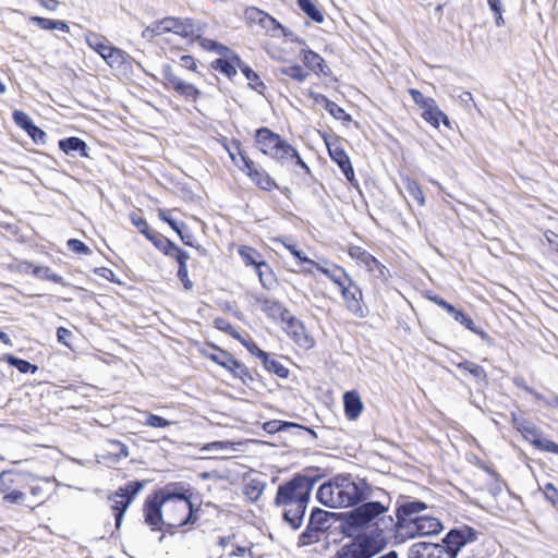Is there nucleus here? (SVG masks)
Listing matches in <instances>:
<instances>
[{
	"label": "nucleus",
	"mask_w": 558,
	"mask_h": 558,
	"mask_svg": "<svg viewBox=\"0 0 558 558\" xmlns=\"http://www.w3.org/2000/svg\"><path fill=\"white\" fill-rule=\"evenodd\" d=\"M344 413L349 420H355L363 411V402L356 391H347L343 396Z\"/></svg>",
	"instance_id": "22"
},
{
	"label": "nucleus",
	"mask_w": 558,
	"mask_h": 558,
	"mask_svg": "<svg viewBox=\"0 0 558 558\" xmlns=\"http://www.w3.org/2000/svg\"><path fill=\"white\" fill-rule=\"evenodd\" d=\"M66 244L72 252L77 254L87 255L90 253L89 247L77 239H70Z\"/></svg>",
	"instance_id": "61"
},
{
	"label": "nucleus",
	"mask_w": 558,
	"mask_h": 558,
	"mask_svg": "<svg viewBox=\"0 0 558 558\" xmlns=\"http://www.w3.org/2000/svg\"><path fill=\"white\" fill-rule=\"evenodd\" d=\"M511 421L513 427L521 433L524 439L533 445L541 434L539 429L526 421L523 416H518L515 413H512Z\"/></svg>",
	"instance_id": "21"
},
{
	"label": "nucleus",
	"mask_w": 558,
	"mask_h": 558,
	"mask_svg": "<svg viewBox=\"0 0 558 558\" xmlns=\"http://www.w3.org/2000/svg\"><path fill=\"white\" fill-rule=\"evenodd\" d=\"M216 352L215 353H206L205 355L214 361L216 364L222 366L223 368H228L233 359V355L228 351L217 348L216 345L211 347Z\"/></svg>",
	"instance_id": "42"
},
{
	"label": "nucleus",
	"mask_w": 558,
	"mask_h": 558,
	"mask_svg": "<svg viewBox=\"0 0 558 558\" xmlns=\"http://www.w3.org/2000/svg\"><path fill=\"white\" fill-rule=\"evenodd\" d=\"M457 367L470 374L476 380L478 386L484 387L487 385V374L481 365L465 360L458 363Z\"/></svg>",
	"instance_id": "30"
},
{
	"label": "nucleus",
	"mask_w": 558,
	"mask_h": 558,
	"mask_svg": "<svg viewBox=\"0 0 558 558\" xmlns=\"http://www.w3.org/2000/svg\"><path fill=\"white\" fill-rule=\"evenodd\" d=\"M417 523L420 537L437 535L444 529L442 523L437 518L434 517H417Z\"/></svg>",
	"instance_id": "27"
},
{
	"label": "nucleus",
	"mask_w": 558,
	"mask_h": 558,
	"mask_svg": "<svg viewBox=\"0 0 558 558\" xmlns=\"http://www.w3.org/2000/svg\"><path fill=\"white\" fill-rule=\"evenodd\" d=\"M315 483L313 477L296 474L277 489L275 506L281 508L283 521L294 531L302 526Z\"/></svg>",
	"instance_id": "1"
},
{
	"label": "nucleus",
	"mask_w": 558,
	"mask_h": 558,
	"mask_svg": "<svg viewBox=\"0 0 558 558\" xmlns=\"http://www.w3.org/2000/svg\"><path fill=\"white\" fill-rule=\"evenodd\" d=\"M235 535L221 536L218 538V545L227 553L219 558H253L252 551L245 546L238 545Z\"/></svg>",
	"instance_id": "16"
},
{
	"label": "nucleus",
	"mask_w": 558,
	"mask_h": 558,
	"mask_svg": "<svg viewBox=\"0 0 558 558\" xmlns=\"http://www.w3.org/2000/svg\"><path fill=\"white\" fill-rule=\"evenodd\" d=\"M357 259L365 265L367 270L372 272L374 277L380 279L383 282L388 281V278L390 277L389 269L372 254L364 251L360 253Z\"/></svg>",
	"instance_id": "19"
},
{
	"label": "nucleus",
	"mask_w": 558,
	"mask_h": 558,
	"mask_svg": "<svg viewBox=\"0 0 558 558\" xmlns=\"http://www.w3.org/2000/svg\"><path fill=\"white\" fill-rule=\"evenodd\" d=\"M165 490L163 488L155 492L148 496L144 504V518L145 523L148 524L151 530H162L165 526Z\"/></svg>",
	"instance_id": "10"
},
{
	"label": "nucleus",
	"mask_w": 558,
	"mask_h": 558,
	"mask_svg": "<svg viewBox=\"0 0 558 558\" xmlns=\"http://www.w3.org/2000/svg\"><path fill=\"white\" fill-rule=\"evenodd\" d=\"M260 26L270 35V36H279V33L284 34L283 26L272 16L266 13Z\"/></svg>",
	"instance_id": "46"
},
{
	"label": "nucleus",
	"mask_w": 558,
	"mask_h": 558,
	"mask_svg": "<svg viewBox=\"0 0 558 558\" xmlns=\"http://www.w3.org/2000/svg\"><path fill=\"white\" fill-rule=\"evenodd\" d=\"M165 526L167 532L196 521L193 504L181 483L168 484L165 488Z\"/></svg>",
	"instance_id": "4"
},
{
	"label": "nucleus",
	"mask_w": 558,
	"mask_h": 558,
	"mask_svg": "<svg viewBox=\"0 0 558 558\" xmlns=\"http://www.w3.org/2000/svg\"><path fill=\"white\" fill-rule=\"evenodd\" d=\"M22 473L15 470H5L0 473V494L4 504L23 505L26 495L22 492Z\"/></svg>",
	"instance_id": "8"
},
{
	"label": "nucleus",
	"mask_w": 558,
	"mask_h": 558,
	"mask_svg": "<svg viewBox=\"0 0 558 558\" xmlns=\"http://www.w3.org/2000/svg\"><path fill=\"white\" fill-rule=\"evenodd\" d=\"M333 515L335 513L332 512L323 510L320 508H314L310 514L308 523L324 533L329 529V520Z\"/></svg>",
	"instance_id": "31"
},
{
	"label": "nucleus",
	"mask_w": 558,
	"mask_h": 558,
	"mask_svg": "<svg viewBox=\"0 0 558 558\" xmlns=\"http://www.w3.org/2000/svg\"><path fill=\"white\" fill-rule=\"evenodd\" d=\"M330 158L339 166L348 181L353 183L354 170L347 153L337 142H326Z\"/></svg>",
	"instance_id": "15"
},
{
	"label": "nucleus",
	"mask_w": 558,
	"mask_h": 558,
	"mask_svg": "<svg viewBox=\"0 0 558 558\" xmlns=\"http://www.w3.org/2000/svg\"><path fill=\"white\" fill-rule=\"evenodd\" d=\"M145 417L144 424L154 428H166L172 424L171 421L148 412H145Z\"/></svg>",
	"instance_id": "51"
},
{
	"label": "nucleus",
	"mask_w": 558,
	"mask_h": 558,
	"mask_svg": "<svg viewBox=\"0 0 558 558\" xmlns=\"http://www.w3.org/2000/svg\"><path fill=\"white\" fill-rule=\"evenodd\" d=\"M368 484L352 475H337L320 485L317 500L329 508H347L365 501L368 497Z\"/></svg>",
	"instance_id": "2"
},
{
	"label": "nucleus",
	"mask_w": 558,
	"mask_h": 558,
	"mask_svg": "<svg viewBox=\"0 0 558 558\" xmlns=\"http://www.w3.org/2000/svg\"><path fill=\"white\" fill-rule=\"evenodd\" d=\"M389 509V505L383 501L363 502L356 508L343 514V521L349 530L357 531L365 529L381 518Z\"/></svg>",
	"instance_id": "7"
},
{
	"label": "nucleus",
	"mask_w": 558,
	"mask_h": 558,
	"mask_svg": "<svg viewBox=\"0 0 558 558\" xmlns=\"http://www.w3.org/2000/svg\"><path fill=\"white\" fill-rule=\"evenodd\" d=\"M422 117L434 128H438L440 122L446 126L450 125L447 114L439 109L435 100L429 105L427 104V107L423 109Z\"/></svg>",
	"instance_id": "25"
},
{
	"label": "nucleus",
	"mask_w": 558,
	"mask_h": 558,
	"mask_svg": "<svg viewBox=\"0 0 558 558\" xmlns=\"http://www.w3.org/2000/svg\"><path fill=\"white\" fill-rule=\"evenodd\" d=\"M254 300L269 318L274 320L280 319L286 322L288 327L302 329V323L290 315L289 311L279 301L263 294L254 295Z\"/></svg>",
	"instance_id": "9"
},
{
	"label": "nucleus",
	"mask_w": 558,
	"mask_h": 558,
	"mask_svg": "<svg viewBox=\"0 0 558 558\" xmlns=\"http://www.w3.org/2000/svg\"><path fill=\"white\" fill-rule=\"evenodd\" d=\"M236 154L240 155L243 163L244 170L246 174L251 178V180L262 190L271 191L277 187L274 179L260 167L257 166L253 160H251L247 156L243 154L240 148L239 143H234Z\"/></svg>",
	"instance_id": "12"
},
{
	"label": "nucleus",
	"mask_w": 558,
	"mask_h": 558,
	"mask_svg": "<svg viewBox=\"0 0 558 558\" xmlns=\"http://www.w3.org/2000/svg\"><path fill=\"white\" fill-rule=\"evenodd\" d=\"M227 369L230 371L235 377L242 379L243 383H245L246 378L252 379L248 368L234 357L232 359L230 366Z\"/></svg>",
	"instance_id": "49"
},
{
	"label": "nucleus",
	"mask_w": 558,
	"mask_h": 558,
	"mask_svg": "<svg viewBox=\"0 0 558 558\" xmlns=\"http://www.w3.org/2000/svg\"><path fill=\"white\" fill-rule=\"evenodd\" d=\"M276 241L280 242L283 244V246L290 251V253L300 260V263H303V264H307V265H316V262H314L313 259L306 257L305 255H303V253L296 248V245L294 244H290L288 243L287 241L284 240H281V239H277Z\"/></svg>",
	"instance_id": "52"
},
{
	"label": "nucleus",
	"mask_w": 558,
	"mask_h": 558,
	"mask_svg": "<svg viewBox=\"0 0 558 558\" xmlns=\"http://www.w3.org/2000/svg\"><path fill=\"white\" fill-rule=\"evenodd\" d=\"M264 429L268 433H277V432L289 430V429H299L302 432H306L313 438H317L316 432L310 427L302 426L298 423L279 421V420H272V421L266 422L264 424Z\"/></svg>",
	"instance_id": "23"
},
{
	"label": "nucleus",
	"mask_w": 558,
	"mask_h": 558,
	"mask_svg": "<svg viewBox=\"0 0 558 558\" xmlns=\"http://www.w3.org/2000/svg\"><path fill=\"white\" fill-rule=\"evenodd\" d=\"M453 318H454V320H457L460 324H462L463 326H465V328H468L472 332L478 335L483 340H486V341L490 340L488 333L485 332L483 329L477 328L475 326L474 322L469 316H466L463 312L459 311L458 313H456V316Z\"/></svg>",
	"instance_id": "40"
},
{
	"label": "nucleus",
	"mask_w": 558,
	"mask_h": 558,
	"mask_svg": "<svg viewBox=\"0 0 558 558\" xmlns=\"http://www.w3.org/2000/svg\"><path fill=\"white\" fill-rule=\"evenodd\" d=\"M299 8L314 22L322 23L324 15L312 0H298Z\"/></svg>",
	"instance_id": "38"
},
{
	"label": "nucleus",
	"mask_w": 558,
	"mask_h": 558,
	"mask_svg": "<svg viewBox=\"0 0 558 558\" xmlns=\"http://www.w3.org/2000/svg\"><path fill=\"white\" fill-rule=\"evenodd\" d=\"M107 444L112 448L111 453L117 458H128L129 457V448L125 444L116 439H108Z\"/></svg>",
	"instance_id": "56"
},
{
	"label": "nucleus",
	"mask_w": 558,
	"mask_h": 558,
	"mask_svg": "<svg viewBox=\"0 0 558 558\" xmlns=\"http://www.w3.org/2000/svg\"><path fill=\"white\" fill-rule=\"evenodd\" d=\"M165 25H167V32L187 37L193 34V24L190 20H180L177 17H165Z\"/></svg>",
	"instance_id": "29"
},
{
	"label": "nucleus",
	"mask_w": 558,
	"mask_h": 558,
	"mask_svg": "<svg viewBox=\"0 0 558 558\" xmlns=\"http://www.w3.org/2000/svg\"><path fill=\"white\" fill-rule=\"evenodd\" d=\"M545 498L553 505L558 504V489L551 483H547L544 487Z\"/></svg>",
	"instance_id": "64"
},
{
	"label": "nucleus",
	"mask_w": 558,
	"mask_h": 558,
	"mask_svg": "<svg viewBox=\"0 0 558 558\" xmlns=\"http://www.w3.org/2000/svg\"><path fill=\"white\" fill-rule=\"evenodd\" d=\"M31 495L36 502V506L44 504L47 498L44 487L39 484L31 486Z\"/></svg>",
	"instance_id": "63"
},
{
	"label": "nucleus",
	"mask_w": 558,
	"mask_h": 558,
	"mask_svg": "<svg viewBox=\"0 0 558 558\" xmlns=\"http://www.w3.org/2000/svg\"><path fill=\"white\" fill-rule=\"evenodd\" d=\"M533 446L537 449L558 454V444L550 439L543 438L541 434L534 441Z\"/></svg>",
	"instance_id": "53"
},
{
	"label": "nucleus",
	"mask_w": 558,
	"mask_h": 558,
	"mask_svg": "<svg viewBox=\"0 0 558 558\" xmlns=\"http://www.w3.org/2000/svg\"><path fill=\"white\" fill-rule=\"evenodd\" d=\"M143 486L142 482L133 481L128 483L124 487L119 488L116 493V497H119L120 499L114 500L112 509L114 511L116 526L118 529L122 523L124 512Z\"/></svg>",
	"instance_id": "14"
},
{
	"label": "nucleus",
	"mask_w": 558,
	"mask_h": 558,
	"mask_svg": "<svg viewBox=\"0 0 558 558\" xmlns=\"http://www.w3.org/2000/svg\"><path fill=\"white\" fill-rule=\"evenodd\" d=\"M481 532L462 525L450 530L442 539L444 545L418 542L409 549V558H457L460 549L478 539Z\"/></svg>",
	"instance_id": "3"
},
{
	"label": "nucleus",
	"mask_w": 558,
	"mask_h": 558,
	"mask_svg": "<svg viewBox=\"0 0 558 558\" xmlns=\"http://www.w3.org/2000/svg\"><path fill=\"white\" fill-rule=\"evenodd\" d=\"M177 233L185 245L196 247L202 254L206 253L204 247L195 245V238L193 233L186 228L185 223H181V228L178 230Z\"/></svg>",
	"instance_id": "50"
},
{
	"label": "nucleus",
	"mask_w": 558,
	"mask_h": 558,
	"mask_svg": "<svg viewBox=\"0 0 558 558\" xmlns=\"http://www.w3.org/2000/svg\"><path fill=\"white\" fill-rule=\"evenodd\" d=\"M333 558H372L365 550V546L361 545L355 538L350 543L341 546Z\"/></svg>",
	"instance_id": "26"
},
{
	"label": "nucleus",
	"mask_w": 558,
	"mask_h": 558,
	"mask_svg": "<svg viewBox=\"0 0 558 558\" xmlns=\"http://www.w3.org/2000/svg\"><path fill=\"white\" fill-rule=\"evenodd\" d=\"M102 59L110 68L124 70L134 61L129 53L117 47H112Z\"/></svg>",
	"instance_id": "20"
},
{
	"label": "nucleus",
	"mask_w": 558,
	"mask_h": 558,
	"mask_svg": "<svg viewBox=\"0 0 558 558\" xmlns=\"http://www.w3.org/2000/svg\"><path fill=\"white\" fill-rule=\"evenodd\" d=\"M13 120L20 128H22L26 132H28L31 128L34 125L29 116L21 110H15L13 112Z\"/></svg>",
	"instance_id": "55"
},
{
	"label": "nucleus",
	"mask_w": 558,
	"mask_h": 558,
	"mask_svg": "<svg viewBox=\"0 0 558 558\" xmlns=\"http://www.w3.org/2000/svg\"><path fill=\"white\" fill-rule=\"evenodd\" d=\"M513 383H514L515 387H518V388L524 390L525 392L534 396L538 401L543 402L545 400V396H543L542 393H538L532 387L527 386L525 380L522 377H515L513 379Z\"/></svg>",
	"instance_id": "60"
},
{
	"label": "nucleus",
	"mask_w": 558,
	"mask_h": 558,
	"mask_svg": "<svg viewBox=\"0 0 558 558\" xmlns=\"http://www.w3.org/2000/svg\"><path fill=\"white\" fill-rule=\"evenodd\" d=\"M324 274L327 278H329L335 284L343 286V282L348 280L349 275L345 270L338 265H330L329 267H324L320 264L316 263V265H311Z\"/></svg>",
	"instance_id": "28"
},
{
	"label": "nucleus",
	"mask_w": 558,
	"mask_h": 558,
	"mask_svg": "<svg viewBox=\"0 0 558 558\" xmlns=\"http://www.w3.org/2000/svg\"><path fill=\"white\" fill-rule=\"evenodd\" d=\"M404 183H405V189H407V192L409 193V195L414 201H416V203L420 206H424L425 205V196H424V193H423L420 184L415 180H412L410 178H407Z\"/></svg>",
	"instance_id": "43"
},
{
	"label": "nucleus",
	"mask_w": 558,
	"mask_h": 558,
	"mask_svg": "<svg viewBox=\"0 0 558 558\" xmlns=\"http://www.w3.org/2000/svg\"><path fill=\"white\" fill-rule=\"evenodd\" d=\"M347 310L359 318H364L367 310L362 305L363 293L359 286L348 277L343 286H339Z\"/></svg>",
	"instance_id": "11"
},
{
	"label": "nucleus",
	"mask_w": 558,
	"mask_h": 558,
	"mask_svg": "<svg viewBox=\"0 0 558 558\" xmlns=\"http://www.w3.org/2000/svg\"><path fill=\"white\" fill-rule=\"evenodd\" d=\"M322 534V531L315 529L311 523H307L305 531L299 536L298 544L300 546H306L316 543L320 539Z\"/></svg>",
	"instance_id": "41"
},
{
	"label": "nucleus",
	"mask_w": 558,
	"mask_h": 558,
	"mask_svg": "<svg viewBox=\"0 0 558 558\" xmlns=\"http://www.w3.org/2000/svg\"><path fill=\"white\" fill-rule=\"evenodd\" d=\"M413 101L420 106V108L423 110L425 107H427V104H432L434 101L430 97H425L420 90L411 88L409 90Z\"/></svg>",
	"instance_id": "59"
},
{
	"label": "nucleus",
	"mask_w": 558,
	"mask_h": 558,
	"mask_svg": "<svg viewBox=\"0 0 558 558\" xmlns=\"http://www.w3.org/2000/svg\"><path fill=\"white\" fill-rule=\"evenodd\" d=\"M255 142L264 155L276 159L280 163H284L289 161V157L295 156V149L280 135L267 128H260L256 131Z\"/></svg>",
	"instance_id": "6"
},
{
	"label": "nucleus",
	"mask_w": 558,
	"mask_h": 558,
	"mask_svg": "<svg viewBox=\"0 0 558 558\" xmlns=\"http://www.w3.org/2000/svg\"><path fill=\"white\" fill-rule=\"evenodd\" d=\"M266 13L257 8H248L245 11V16L251 23L262 24Z\"/></svg>",
	"instance_id": "62"
},
{
	"label": "nucleus",
	"mask_w": 558,
	"mask_h": 558,
	"mask_svg": "<svg viewBox=\"0 0 558 558\" xmlns=\"http://www.w3.org/2000/svg\"><path fill=\"white\" fill-rule=\"evenodd\" d=\"M417 517L411 520H395V537L398 542L403 543L408 539L420 537Z\"/></svg>",
	"instance_id": "18"
},
{
	"label": "nucleus",
	"mask_w": 558,
	"mask_h": 558,
	"mask_svg": "<svg viewBox=\"0 0 558 558\" xmlns=\"http://www.w3.org/2000/svg\"><path fill=\"white\" fill-rule=\"evenodd\" d=\"M59 148L66 155H74L77 153L81 157H88L87 144L76 136L60 140Z\"/></svg>",
	"instance_id": "24"
},
{
	"label": "nucleus",
	"mask_w": 558,
	"mask_h": 558,
	"mask_svg": "<svg viewBox=\"0 0 558 558\" xmlns=\"http://www.w3.org/2000/svg\"><path fill=\"white\" fill-rule=\"evenodd\" d=\"M239 254L246 265H251L256 268L262 263V260L257 259L259 257L258 252L250 246L240 247Z\"/></svg>",
	"instance_id": "48"
},
{
	"label": "nucleus",
	"mask_w": 558,
	"mask_h": 558,
	"mask_svg": "<svg viewBox=\"0 0 558 558\" xmlns=\"http://www.w3.org/2000/svg\"><path fill=\"white\" fill-rule=\"evenodd\" d=\"M107 39L96 33L86 34L87 45L104 58L107 52L113 47L106 44Z\"/></svg>",
	"instance_id": "36"
},
{
	"label": "nucleus",
	"mask_w": 558,
	"mask_h": 558,
	"mask_svg": "<svg viewBox=\"0 0 558 558\" xmlns=\"http://www.w3.org/2000/svg\"><path fill=\"white\" fill-rule=\"evenodd\" d=\"M235 66L236 65H235L233 60H232V63L227 61V60H225V59H217L216 61L213 62V68L216 71H219L220 73L225 74L229 78H231L234 75H236Z\"/></svg>",
	"instance_id": "47"
},
{
	"label": "nucleus",
	"mask_w": 558,
	"mask_h": 558,
	"mask_svg": "<svg viewBox=\"0 0 558 558\" xmlns=\"http://www.w3.org/2000/svg\"><path fill=\"white\" fill-rule=\"evenodd\" d=\"M33 275L43 280H50L56 283L64 284V279L52 272V270L47 266H37L33 268Z\"/></svg>",
	"instance_id": "44"
},
{
	"label": "nucleus",
	"mask_w": 558,
	"mask_h": 558,
	"mask_svg": "<svg viewBox=\"0 0 558 558\" xmlns=\"http://www.w3.org/2000/svg\"><path fill=\"white\" fill-rule=\"evenodd\" d=\"M4 360L8 362V364L10 366L15 367L16 369H19L23 374H26V373L34 374L37 371V366L36 365L29 363L26 360L16 357V356H14L12 354H5L4 355Z\"/></svg>",
	"instance_id": "39"
},
{
	"label": "nucleus",
	"mask_w": 558,
	"mask_h": 558,
	"mask_svg": "<svg viewBox=\"0 0 558 558\" xmlns=\"http://www.w3.org/2000/svg\"><path fill=\"white\" fill-rule=\"evenodd\" d=\"M156 248L162 252L167 256L173 255V250L175 248V244L163 236L161 233L154 231L148 238Z\"/></svg>",
	"instance_id": "35"
},
{
	"label": "nucleus",
	"mask_w": 558,
	"mask_h": 558,
	"mask_svg": "<svg viewBox=\"0 0 558 558\" xmlns=\"http://www.w3.org/2000/svg\"><path fill=\"white\" fill-rule=\"evenodd\" d=\"M214 324L217 329L227 332L234 339H240V333L227 319L216 318Z\"/></svg>",
	"instance_id": "57"
},
{
	"label": "nucleus",
	"mask_w": 558,
	"mask_h": 558,
	"mask_svg": "<svg viewBox=\"0 0 558 558\" xmlns=\"http://www.w3.org/2000/svg\"><path fill=\"white\" fill-rule=\"evenodd\" d=\"M395 519L391 515H383L373 524L364 529L355 539L365 546L366 553L373 557L381 551L387 544V532L393 531Z\"/></svg>",
	"instance_id": "5"
},
{
	"label": "nucleus",
	"mask_w": 558,
	"mask_h": 558,
	"mask_svg": "<svg viewBox=\"0 0 558 558\" xmlns=\"http://www.w3.org/2000/svg\"><path fill=\"white\" fill-rule=\"evenodd\" d=\"M235 65L241 70L246 80L248 81V85L255 89L260 92V88H265V84L259 80L258 74L251 69L246 63H244L238 56L233 58Z\"/></svg>",
	"instance_id": "33"
},
{
	"label": "nucleus",
	"mask_w": 558,
	"mask_h": 558,
	"mask_svg": "<svg viewBox=\"0 0 558 558\" xmlns=\"http://www.w3.org/2000/svg\"><path fill=\"white\" fill-rule=\"evenodd\" d=\"M301 53L304 64L310 70L314 71L315 73L327 74V72L325 71V68H327V65L325 64L324 59L318 53L310 49H303Z\"/></svg>",
	"instance_id": "32"
},
{
	"label": "nucleus",
	"mask_w": 558,
	"mask_h": 558,
	"mask_svg": "<svg viewBox=\"0 0 558 558\" xmlns=\"http://www.w3.org/2000/svg\"><path fill=\"white\" fill-rule=\"evenodd\" d=\"M262 362L264 367L270 372L279 376L280 378H287L289 375V369L283 366L279 361L270 359L268 353L265 352V356L258 357Z\"/></svg>",
	"instance_id": "37"
},
{
	"label": "nucleus",
	"mask_w": 558,
	"mask_h": 558,
	"mask_svg": "<svg viewBox=\"0 0 558 558\" xmlns=\"http://www.w3.org/2000/svg\"><path fill=\"white\" fill-rule=\"evenodd\" d=\"M162 77L165 85L167 87H171L175 93L180 96L184 97L186 100H196L201 96V92L193 84L185 82L180 76H178L173 68L169 64L163 65L162 68Z\"/></svg>",
	"instance_id": "13"
},
{
	"label": "nucleus",
	"mask_w": 558,
	"mask_h": 558,
	"mask_svg": "<svg viewBox=\"0 0 558 558\" xmlns=\"http://www.w3.org/2000/svg\"><path fill=\"white\" fill-rule=\"evenodd\" d=\"M131 221L138 229V231L146 236V239L154 232V230L150 229L149 225L143 217L132 215Z\"/></svg>",
	"instance_id": "58"
},
{
	"label": "nucleus",
	"mask_w": 558,
	"mask_h": 558,
	"mask_svg": "<svg viewBox=\"0 0 558 558\" xmlns=\"http://www.w3.org/2000/svg\"><path fill=\"white\" fill-rule=\"evenodd\" d=\"M256 271L259 281L265 289L271 290L275 288L277 280L272 269L266 262L262 260V263L256 267Z\"/></svg>",
	"instance_id": "34"
},
{
	"label": "nucleus",
	"mask_w": 558,
	"mask_h": 558,
	"mask_svg": "<svg viewBox=\"0 0 558 558\" xmlns=\"http://www.w3.org/2000/svg\"><path fill=\"white\" fill-rule=\"evenodd\" d=\"M428 506L420 500L405 499L402 502H398L396 510V520H411L420 517V512L426 510Z\"/></svg>",
	"instance_id": "17"
},
{
	"label": "nucleus",
	"mask_w": 558,
	"mask_h": 558,
	"mask_svg": "<svg viewBox=\"0 0 558 558\" xmlns=\"http://www.w3.org/2000/svg\"><path fill=\"white\" fill-rule=\"evenodd\" d=\"M278 72L282 75L289 76L296 82H303L308 73L303 70V68L299 64L282 66L278 69Z\"/></svg>",
	"instance_id": "45"
},
{
	"label": "nucleus",
	"mask_w": 558,
	"mask_h": 558,
	"mask_svg": "<svg viewBox=\"0 0 558 558\" xmlns=\"http://www.w3.org/2000/svg\"><path fill=\"white\" fill-rule=\"evenodd\" d=\"M325 109L337 120L351 121L350 114H348L340 106L331 100L329 104H326Z\"/></svg>",
	"instance_id": "54"
}]
</instances>
